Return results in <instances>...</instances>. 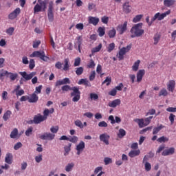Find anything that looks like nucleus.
I'll list each match as a JSON object with an SVG mask.
<instances>
[{
  "label": "nucleus",
  "mask_w": 176,
  "mask_h": 176,
  "mask_svg": "<svg viewBox=\"0 0 176 176\" xmlns=\"http://www.w3.org/2000/svg\"><path fill=\"white\" fill-rule=\"evenodd\" d=\"M74 167H75V164H74V162L69 163L65 166V171H67V173H69V172L72 171V168H74Z\"/></svg>",
  "instance_id": "obj_29"
},
{
  "label": "nucleus",
  "mask_w": 176,
  "mask_h": 176,
  "mask_svg": "<svg viewBox=\"0 0 176 176\" xmlns=\"http://www.w3.org/2000/svg\"><path fill=\"white\" fill-rule=\"evenodd\" d=\"M45 120H46V118L43 117V116L40 113L34 117V124H39V123H42V122H45Z\"/></svg>",
  "instance_id": "obj_11"
},
{
  "label": "nucleus",
  "mask_w": 176,
  "mask_h": 176,
  "mask_svg": "<svg viewBox=\"0 0 176 176\" xmlns=\"http://www.w3.org/2000/svg\"><path fill=\"white\" fill-rule=\"evenodd\" d=\"M121 103L120 99H116L109 103V107L111 108H116Z\"/></svg>",
  "instance_id": "obj_21"
},
{
  "label": "nucleus",
  "mask_w": 176,
  "mask_h": 176,
  "mask_svg": "<svg viewBox=\"0 0 176 176\" xmlns=\"http://www.w3.org/2000/svg\"><path fill=\"white\" fill-rule=\"evenodd\" d=\"M157 142H160V144H162V142H168L169 139L167 137L162 136L157 139Z\"/></svg>",
  "instance_id": "obj_38"
},
{
  "label": "nucleus",
  "mask_w": 176,
  "mask_h": 176,
  "mask_svg": "<svg viewBox=\"0 0 176 176\" xmlns=\"http://www.w3.org/2000/svg\"><path fill=\"white\" fill-rule=\"evenodd\" d=\"M153 119V116H149L148 118H146L144 120V126H146L151 123V121Z\"/></svg>",
  "instance_id": "obj_47"
},
{
  "label": "nucleus",
  "mask_w": 176,
  "mask_h": 176,
  "mask_svg": "<svg viewBox=\"0 0 176 176\" xmlns=\"http://www.w3.org/2000/svg\"><path fill=\"white\" fill-rule=\"evenodd\" d=\"M101 21L103 23V24H108V21H109V17L104 16L101 18Z\"/></svg>",
  "instance_id": "obj_59"
},
{
  "label": "nucleus",
  "mask_w": 176,
  "mask_h": 176,
  "mask_svg": "<svg viewBox=\"0 0 176 176\" xmlns=\"http://www.w3.org/2000/svg\"><path fill=\"white\" fill-rule=\"evenodd\" d=\"M94 79H96V72L92 71L89 76V80H90V82H93V80H94Z\"/></svg>",
  "instance_id": "obj_60"
},
{
  "label": "nucleus",
  "mask_w": 176,
  "mask_h": 176,
  "mask_svg": "<svg viewBox=\"0 0 176 176\" xmlns=\"http://www.w3.org/2000/svg\"><path fill=\"white\" fill-rule=\"evenodd\" d=\"M175 89V80H170L167 84L168 91H170L171 93H173Z\"/></svg>",
  "instance_id": "obj_16"
},
{
  "label": "nucleus",
  "mask_w": 176,
  "mask_h": 176,
  "mask_svg": "<svg viewBox=\"0 0 176 176\" xmlns=\"http://www.w3.org/2000/svg\"><path fill=\"white\" fill-rule=\"evenodd\" d=\"M144 29H142V23H139L133 26L131 29V38H140L144 35Z\"/></svg>",
  "instance_id": "obj_3"
},
{
  "label": "nucleus",
  "mask_w": 176,
  "mask_h": 176,
  "mask_svg": "<svg viewBox=\"0 0 176 176\" xmlns=\"http://www.w3.org/2000/svg\"><path fill=\"white\" fill-rule=\"evenodd\" d=\"M5 162L8 164H12L13 162V155L10 153H8L6 155Z\"/></svg>",
  "instance_id": "obj_22"
},
{
  "label": "nucleus",
  "mask_w": 176,
  "mask_h": 176,
  "mask_svg": "<svg viewBox=\"0 0 176 176\" xmlns=\"http://www.w3.org/2000/svg\"><path fill=\"white\" fill-rule=\"evenodd\" d=\"M42 10V6H41L39 4H36L34 8V12L38 13Z\"/></svg>",
  "instance_id": "obj_50"
},
{
  "label": "nucleus",
  "mask_w": 176,
  "mask_h": 176,
  "mask_svg": "<svg viewBox=\"0 0 176 176\" xmlns=\"http://www.w3.org/2000/svg\"><path fill=\"white\" fill-rule=\"evenodd\" d=\"M113 49H115V43H112L109 45V47L107 48V52L109 53H111V52H112V50H113Z\"/></svg>",
  "instance_id": "obj_58"
},
{
  "label": "nucleus",
  "mask_w": 176,
  "mask_h": 176,
  "mask_svg": "<svg viewBox=\"0 0 176 176\" xmlns=\"http://www.w3.org/2000/svg\"><path fill=\"white\" fill-rule=\"evenodd\" d=\"M8 76L10 78L11 82H14L19 77V74L17 73L8 72Z\"/></svg>",
  "instance_id": "obj_26"
},
{
  "label": "nucleus",
  "mask_w": 176,
  "mask_h": 176,
  "mask_svg": "<svg viewBox=\"0 0 176 176\" xmlns=\"http://www.w3.org/2000/svg\"><path fill=\"white\" fill-rule=\"evenodd\" d=\"M77 41L74 43V47L75 49H78L79 53H80V46L82 45V36H78L76 37Z\"/></svg>",
  "instance_id": "obj_17"
},
{
  "label": "nucleus",
  "mask_w": 176,
  "mask_h": 176,
  "mask_svg": "<svg viewBox=\"0 0 176 176\" xmlns=\"http://www.w3.org/2000/svg\"><path fill=\"white\" fill-rule=\"evenodd\" d=\"M118 138H123L126 135V131L123 129H120L117 134Z\"/></svg>",
  "instance_id": "obj_36"
},
{
  "label": "nucleus",
  "mask_w": 176,
  "mask_h": 176,
  "mask_svg": "<svg viewBox=\"0 0 176 176\" xmlns=\"http://www.w3.org/2000/svg\"><path fill=\"white\" fill-rule=\"evenodd\" d=\"M175 4V0H164V5L166 8H171L173 5Z\"/></svg>",
  "instance_id": "obj_24"
},
{
  "label": "nucleus",
  "mask_w": 176,
  "mask_h": 176,
  "mask_svg": "<svg viewBox=\"0 0 176 176\" xmlns=\"http://www.w3.org/2000/svg\"><path fill=\"white\" fill-rule=\"evenodd\" d=\"M54 137H56V135L46 132L40 135L39 138L45 141H52V140H54Z\"/></svg>",
  "instance_id": "obj_6"
},
{
  "label": "nucleus",
  "mask_w": 176,
  "mask_h": 176,
  "mask_svg": "<svg viewBox=\"0 0 176 176\" xmlns=\"http://www.w3.org/2000/svg\"><path fill=\"white\" fill-rule=\"evenodd\" d=\"M64 63L63 71H69V59L65 58Z\"/></svg>",
  "instance_id": "obj_30"
},
{
  "label": "nucleus",
  "mask_w": 176,
  "mask_h": 176,
  "mask_svg": "<svg viewBox=\"0 0 176 176\" xmlns=\"http://www.w3.org/2000/svg\"><path fill=\"white\" fill-rule=\"evenodd\" d=\"M98 32L99 34V36H104V35H105V28L102 27L98 28Z\"/></svg>",
  "instance_id": "obj_41"
},
{
  "label": "nucleus",
  "mask_w": 176,
  "mask_h": 176,
  "mask_svg": "<svg viewBox=\"0 0 176 176\" xmlns=\"http://www.w3.org/2000/svg\"><path fill=\"white\" fill-rule=\"evenodd\" d=\"M158 96L159 97H162V96H163V97H167V96H168V91H167V89H166L165 88H163L159 92Z\"/></svg>",
  "instance_id": "obj_32"
},
{
  "label": "nucleus",
  "mask_w": 176,
  "mask_h": 176,
  "mask_svg": "<svg viewBox=\"0 0 176 176\" xmlns=\"http://www.w3.org/2000/svg\"><path fill=\"white\" fill-rule=\"evenodd\" d=\"M84 69L82 67H79L76 68V74L78 75V76H80L82 74H83Z\"/></svg>",
  "instance_id": "obj_43"
},
{
  "label": "nucleus",
  "mask_w": 176,
  "mask_h": 176,
  "mask_svg": "<svg viewBox=\"0 0 176 176\" xmlns=\"http://www.w3.org/2000/svg\"><path fill=\"white\" fill-rule=\"evenodd\" d=\"M96 72L98 74H100V75L101 76H102V75H104V73H102V67H101V65H98V66L96 67Z\"/></svg>",
  "instance_id": "obj_51"
},
{
  "label": "nucleus",
  "mask_w": 176,
  "mask_h": 176,
  "mask_svg": "<svg viewBox=\"0 0 176 176\" xmlns=\"http://www.w3.org/2000/svg\"><path fill=\"white\" fill-rule=\"evenodd\" d=\"M175 120V115L170 113L169 116V120L170 122V124H174Z\"/></svg>",
  "instance_id": "obj_63"
},
{
  "label": "nucleus",
  "mask_w": 176,
  "mask_h": 176,
  "mask_svg": "<svg viewBox=\"0 0 176 176\" xmlns=\"http://www.w3.org/2000/svg\"><path fill=\"white\" fill-rule=\"evenodd\" d=\"M171 13V10H168V11L161 14L160 12L156 13L154 16L151 19V21H149V16H147L146 18V21L148 25V27H151L152 24H153L154 21H156V20H158V21H162V20H164L165 17H167L168 14Z\"/></svg>",
  "instance_id": "obj_2"
},
{
  "label": "nucleus",
  "mask_w": 176,
  "mask_h": 176,
  "mask_svg": "<svg viewBox=\"0 0 176 176\" xmlns=\"http://www.w3.org/2000/svg\"><path fill=\"white\" fill-rule=\"evenodd\" d=\"M144 168L146 171H151L152 170V165L149 162H145Z\"/></svg>",
  "instance_id": "obj_48"
},
{
  "label": "nucleus",
  "mask_w": 176,
  "mask_h": 176,
  "mask_svg": "<svg viewBox=\"0 0 176 176\" xmlns=\"http://www.w3.org/2000/svg\"><path fill=\"white\" fill-rule=\"evenodd\" d=\"M89 97L91 100H94V101H96V100H98V95L97 94L91 93L89 95Z\"/></svg>",
  "instance_id": "obj_57"
},
{
  "label": "nucleus",
  "mask_w": 176,
  "mask_h": 176,
  "mask_svg": "<svg viewBox=\"0 0 176 176\" xmlns=\"http://www.w3.org/2000/svg\"><path fill=\"white\" fill-rule=\"evenodd\" d=\"M13 32H14V28L13 27L9 28L6 30V34H8V35H13Z\"/></svg>",
  "instance_id": "obj_54"
},
{
  "label": "nucleus",
  "mask_w": 176,
  "mask_h": 176,
  "mask_svg": "<svg viewBox=\"0 0 176 176\" xmlns=\"http://www.w3.org/2000/svg\"><path fill=\"white\" fill-rule=\"evenodd\" d=\"M8 74L9 72L2 69L1 70H0V79H3V76H7V78H9V76H8Z\"/></svg>",
  "instance_id": "obj_35"
},
{
  "label": "nucleus",
  "mask_w": 176,
  "mask_h": 176,
  "mask_svg": "<svg viewBox=\"0 0 176 176\" xmlns=\"http://www.w3.org/2000/svg\"><path fill=\"white\" fill-rule=\"evenodd\" d=\"M102 48V44L100 43L97 47H95L91 50L92 54H94V53H98V52H100Z\"/></svg>",
  "instance_id": "obj_34"
},
{
  "label": "nucleus",
  "mask_w": 176,
  "mask_h": 176,
  "mask_svg": "<svg viewBox=\"0 0 176 176\" xmlns=\"http://www.w3.org/2000/svg\"><path fill=\"white\" fill-rule=\"evenodd\" d=\"M144 75H145V69H140L136 74V78H137L136 82H138V83H140V82H142Z\"/></svg>",
  "instance_id": "obj_14"
},
{
  "label": "nucleus",
  "mask_w": 176,
  "mask_h": 176,
  "mask_svg": "<svg viewBox=\"0 0 176 176\" xmlns=\"http://www.w3.org/2000/svg\"><path fill=\"white\" fill-rule=\"evenodd\" d=\"M50 131L52 132L54 134L57 133L58 131V126H52L50 128Z\"/></svg>",
  "instance_id": "obj_61"
},
{
  "label": "nucleus",
  "mask_w": 176,
  "mask_h": 176,
  "mask_svg": "<svg viewBox=\"0 0 176 176\" xmlns=\"http://www.w3.org/2000/svg\"><path fill=\"white\" fill-rule=\"evenodd\" d=\"M71 84V80L68 78H65L63 80H58L56 82L55 86L56 87H58V86H62V85H69Z\"/></svg>",
  "instance_id": "obj_12"
},
{
  "label": "nucleus",
  "mask_w": 176,
  "mask_h": 176,
  "mask_svg": "<svg viewBox=\"0 0 176 176\" xmlns=\"http://www.w3.org/2000/svg\"><path fill=\"white\" fill-rule=\"evenodd\" d=\"M12 111L10 110H8L3 115V119L5 122H6L11 116Z\"/></svg>",
  "instance_id": "obj_33"
},
{
  "label": "nucleus",
  "mask_w": 176,
  "mask_h": 176,
  "mask_svg": "<svg viewBox=\"0 0 176 176\" xmlns=\"http://www.w3.org/2000/svg\"><path fill=\"white\" fill-rule=\"evenodd\" d=\"M162 129H164V126H163V124H160L159 126L154 127L153 130V134L154 135L157 134V133H159V131H160V130H162Z\"/></svg>",
  "instance_id": "obj_31"
},
{
  "label": "nucleus",
  "mask_w": 176,
  "mask_h": 176,
  "mask_svg": "<svg viewBox=\"0 0 176 176\" xmlns=\"http://www.w3.org/2000/svg\"><path fill=\"white\" fill-rule=\"evenodd\" d=\"M61 90L63 91H69V90H72V92L71 93V96L73 97V102H78V101L80 100V91H79V87H71V86L66 85H63L61 87Z\"/></svg>",
  "instance_id": "obj_1"
},
{
  "label": "nucleus",
  "mask_w": 176,
  "mask_h": 176,
  "mask_svg": "<svg viewBox=\"0 0 176 176\" xmlns=\"http://www.w3.org/2000/svg\"><path fill=\"white\" fill-rule=\"evenodd\" d=\"M131 49V44L127 45L126 47H123L121 48L118 52V54H117V57L119 58V60H124V54L126 53H129Z\"/></svg>",
  "instance_id": "obj_5"
},
{
  "label": "nucleus",
  "mask_w": 176,
  "mask_h": 176,
  "mask_svg": "<svg viewBox=\"0 0 176 176\" xmlns=\"http://www.w3.org/2000/svg\"><path fill=\"white\" fill-rule=\"evenodd\" d=\"M111 82H112V78L107 77L105 80L102 82V85H105L106 83L107 86H109V85H111Z\"/></svg>",
  "instance_id": "obj_42"
},
{
  "label": "nucleus",
  "mask_w": 176,
  "mask_h": 176,
  "mask_svg": "<svg viewBox=\"0 0 176 176\" xmlns=\"http://www.w3.org/2000/svg\"><path fill=\"white\" fill-rule=\"evenodd\" d=\"M29 68L30 69H34V68H35V60H34V59H30L29 63Z\"/></svg>",
  "instance_id": "obj_56"
},
{
  "label": "nucleus",
  "mask_w": 176,
  "mask_h": 176,
  "mask_svg": "<svg viewBox=\"0 0 176 176\" xmlns=\"http://www.w3.org/2000/svg\"><path fill=\"white\" fill-rule=\"evenodd\" d=\"M48 20L50 23L53 22L54 20V14L53 11H47Z\"/></svg>",
  "instance_id": "obj_39"
},
{
  "label": "nucleus",
  "mask_w": 176,
  "mask_h": 176,
  "mask_svg": "<svg viewBox=\"0 0 176 176\" xmlns=\"http://www.w3.org/2000/svg\"><path fill=\"white\" fill-rule=\"evenodd\" d=\"M86 146V144H85V142L80 141L78 144L76 146V150L77 151L76 155H79L83 151H85V148Z\"/></svg>",
  "instance_id": "obj_10"
},
{
  "label": "nucleus",
  "mask_w": 176,
  "mask_h": 176,
  "mask_svg": "<svg viewBox=\"0 0 176 176\" xmlns=\"http://www.w3.org/2000/svg\"><path fill=\"white\" fill-rule=\"evenodd\" d=\"M99 127H108V123L105 121H101L98 123Z\"/></svg>",
  "instance_id": "obj_64"
},
{
  "label": "nucleus",
  "mask_w": 176,
  "mask_h": 176,
  "mask_svg": "<svg viewBox=\"0 0 176 176\" xmlns=\"http://www.w3.org/2000/svg\"><path fill=\"white\" fill-rule=\"evenodd\" d=\"M174 153H175V148L174 147H170L164 150L162 155V156H170V155H174Z\"/></svg>",
  "instance_id": "obj_15"
},
{
  "label": "nucleus",
  "mask_w": 176,
  "mask_h": 176,
  "mask_svg": "<svg viewBox=\"0 0 176 176\" xmlns=\"http://www.w3.org/2000/svg\"><path fill=\"white\" fill-rule=\"evenodd\" d=\"M34 131V128L32 126L29 127L25 132V134L27 137H30L32 134V131Z\"/></svg>",
  "instance_id": "obj_45"
},
{
  "label": "nucleus",
  "mask_w": 176,
  "mask_h": 176,
  "mask_svg": "<svg viewBox=\"0 0 176 176\" xmlns=\"http://www.w3.org/2000/svg\"><path fill=\"white\" fill-rule=\"evenodd\" d=\"M143 15L142 14H139V15H136L133 19V23H138V21H140L141 19H142Z\"/></svg>",
  "instance_id": "obj_46"
},
{
  "label": "nucleus",
  "mask_w": 176,
  "mask_h": 176,
  "mask_svg": "<svg viewBox=\"0 0 176 176\" xmlns=\"http://www.w3.org/2000/svg\"><path fill=\"white\" fill-rule=\"evenodd\" d=\"M21 13V9L20 8H16L13 12L9 14L8 19L9 20H14Z\"/></svg>",
  "instance_id": "obj_9"
},
{
  "label": "nucleus",
  "mask_w": 176,
  "mask_h": 176,
  "mask_svg": "<svg viewBox=\"0 0 176 176\" xmlns=\"http://www.w3.org/2000/svg\"><path fill=\"white\" fill-rule=\"evenodd\" d=\"M154 45H157L159 43V41H160V34H155L154 36Z\"/></svg>",
  "instance_id": "obj_52"
},
{
  "label": "nucleus",
  "mask_w": 176,
  "mask_h": 176,
  "mask_svg": "<svg viewBox=\"0 0 176 176\" xmlns=\"http://www.w3.org/2000/svg\"><path fill=\"white\" fill-rule=\"evenodd\" d=\"M19 74L26 80H31V79L33 78L34 76H35V72H32L28 74L25 72H19Z\"/></svg>",
  "instance_id": "obj_13"
},
{
  "label": "nucleus",
  "mask_w": 176,
  "mask_h": 176,
  "mask_svg": "<svg viewBox=\"0 0 176 176\" xmlns=\"http://www.w3.org/2000/svg\"><path fill=\"white\" fill-rule=\"evenodd\" d=\"M123 12L129 14L131 12V6H130V3L125 2L122 6Z\"/></svg>",
  "instance_id": "obj_18"
},
{
  "label": "nucleus",
  "mask_w": 176,
  "mask_h": 176,
  "mask_svg": "<svg viewBox=\"0 0 176 176\" xmlns=\"http://www.w3.org/2000/svg\"><path fill=\"white\" fill-rule=\"evenodd\" d=\"M79 65H80V58L78 57L74 60V67H79Z\"/></svg>",
  "instance_id": "obj_62"
},
{
  "label": "nucleus",
  "mask_w": 176,
  "mask_h": 176,
  "mask_svg": "<svg viewBox=\"0 0 176 176\" xmlns=\"http://www.w3.org/2000/svg\"><path fill=\"white\" fill-rule=\"evenodd\" d=\"M17 135H19V130L17 129V128H15L11 132L10 137V138L14 139V138H17Z\"/></svg>",
  "instance_id": "obj_28"
},
{
  "label": "nucleus",
  "mask_w": 176,
  "mask_h": 176,
  "mask_svg": "<svg viewBox=\"0 0 176 176\" xmlns=\"http://www.w3.org/2000/svg\"><path fill=\"white\" fill-rule=\"evenodd\" d=\"M74 124L76 126V127H79V129H83V123H82L80 120H76L74 121Z\"/></svg>",
  "instance_id": "obj_44"
},
{
  "label": "nucleus",
  "mask_w": 176,
  "mask_h": 176,
  "mask_svg": "<svg viewBox=\"0 0 176 176\" xmlns=\"http://www.w3.org/2000/svg\"><path fill=\"white\" fill-rule=\"evenodd\" d=\"M71 146H72V144L69 143L68 146H65L64 147L65 152L68 155L71 151Z\"/></svg>",
  "instance_id": "obj_53"
},
{
  "label": "nucleus",
  "mask_w": 176,
  "mask_h": 176,
  "mask_svg": "<svg viewBox=\"0 0 176 176\" xmlns=\"http://www.w3.org/2000/svg\"><path fill=\"white\" fill-rule=\"evenodd\" d=\"M108 35L109 38H115V36H116V30L113 28L109 31Z\"/></svg>",
  "instance_id": "obj_37"
},
{
  "label": "nucleus",
  "mask_w": 176,
  "mask_h": 176,
  "mask_svg": "<svg viewBox=\"0 0 176 176\" xmlns=\"http://www.w3.org/2000/svg\"><path fill=\"white\" fill-rule=\"evenodd\" d=\"M109 96H111L112 97H115L116 94H118V91L114 88L111 89L110 91L108 93Z\"/></svg>",
  "instance_id": "obj_55"
},
{
  "label": "nucleus",
  "mask_w": 176,
  "mask_h": 176,
  "mask_svg": "<svg viewBox=\"0 0 176 176\" xmlns=\"http://www.w3.org/2000/svg\"><path fill=\"white\" fill-rule=\"evenodd\" d=\"M30 57H37L40 60L45 62H47L49 60H50V58L45 54L44 51H34L32 54H30Z\"/></svg>",
  "instance_id": "obj_4"
},
{
  "label": "nucleus",
  "mask_w": 176,
  "mask_h": 176,
  "mask_svg": "<svg viewBox=\"0 0 176 176\" xmlns=\"http://www.w3.org/2000/svg\"><path fill=\"white\" fill-rule=\"evenodd\" d=\"M141 153L140 150H132L129 153V157H135V156H138Z\"/></svg>",
  "instance_id": "obj_25"
},
{
  "label": "nucleus",
  "mask_w": 176,
  "mask_h": 176,
  "mask_svg": "<svg viewBox=\"0 0 176 176\" xmlns=\"http://www.w3.org/2000/svg\"><path fill=\"white\" fill-rule=\"evenodd\" d=\"M78 136H69L68 141H69V142H72L73 144H76L78 142Z\"/></svg>",
  "instance_id": "obj_40"
},
{
  "label": "nucleus",
  "mask_w": 176,
  "mask_h": 176,
  "mask_svg": "<svg viewBox=\"0 0 176 176\" xmlns=\"http://www.w3.org/2000/svg\"><path fill=\"white\" fill-rule=\"evenodd\" d=\"M134 122H135V123H138L139 127L140 129H142V127H145V123L144 121V118H136L133 120Z\"/></svg>",
  "instance_id": "obj_23"
},
{
  "label": "nucleus",
  "mask_w": 176,
  "mask_h": 176,
  "mask_svg": "<svg viewBox=\"0 0 176 176\" xmlns=\"http://www.w3.org/2000/svg\"><path fill=\"white\" fill-rule=\"evenodd\" d=\"M38 100H39V96H38V95H36V94L35 93L30 94L29 96V102H31V103L38 102Z\"/></svg>",
  "instance_id": "obj_20"
},
{
  "label": "nucleus",
  "mask_w": 176,
  "mask_h": 176,
  "mask_svg": "<svg viewBox=\"0 0 176 176\" xmlns=\"http://www.w3.org/2000/svg\"><path fill=\"white\" fill-rule=\"evenodd\" d=\"M116 30L120 35H123L124 32L127 31V21L124 22L123 24L118 25Z\"/></svg>",
  "instance_id": "obj_7"
},
{
  "label": "nucleus",
  "mask_w": 176,
  "mask_h": 176,
  "mask_svg": "<svg viewBox=\"0 0 176 176\" xmlns=\"http://www.w3.org/2000/svg\"><path fill=\"white\" fill-rule=\"evenodd\" d=\"M99 138L101 142H104L105 145H109V139L111 138V136H109L108 133H104L100 134L99 136Z\"/></svg>",
  "instance_id": "obj_8"
},
{
  "label": "nucleus",
  "mask_w": 176,
  "mask_h": 176,
  "mask_svg": "<svg viewBox=\"0 0 176 176\" xmlns=\"http://www.w3.org/2000/svg\"><path fill=\"white\" fill-rule=\"evenodd\" d=\"M88 23L89 24H93V25H97L100 23V19L94 16H89Z\"/></svg>",
  "instance_id": "obj_19"
},
{
  "label": "nucleus",
  "mask_w": 176,
  "mask_h": 176,
  "mask_svg": "<svg viewBox=\"0 0 176 176\" xmlns=\"http://www.w3.org/2000/svg\"><path fill=\"white\" fill-rule=\"evenodd\" d=\"M140 64H141V60H138L134 63L133 65L132 66V70L134 71V72H137V71H138Z\"/></svg>",
  "instance_id": "obj_27"
},
{
  "label": "nucleus",
  "mask_w": 176,
  "mask_h": 176,
  "mask_svg": "<svg viewBox=\"0 0 176 176\" xmlns=\"http://www.w3.org/2000/svg\"><path fill=\"white\" fill-rule=\"evenodd\" d=\"M96 67V63L93 60V59H90L89 63L87 65V68H94Z\"/></svg>",
  "instance_id": "obj_49"
}]
</instances>
